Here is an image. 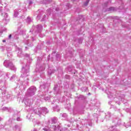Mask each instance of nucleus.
Returning <instances> with one entry per match:
<instances>
[{"mask_svg": "<svg viewBox=\"0 0 131 131\" xmlns=\"http://www.w3.org/2000/svg\"><path fill=\"white\" fill-rule=\"evenodd\" d=\"M110 11H114V7H111L110 8Z\"/></svg>", "mask_w": 131, "mask_h": 131, "instance_id": "1", "label": "nucleus"}, {"mask_svg": "<svg viewBox=\"0 0 131 131\" xmlns=\"http://www.w3.org/2000/svg\"><path fill=\"white\" fill-rule=\"evenodd\" d=\"M3 42H6V40H3Z\"/></svg>", "mask_w": 131, "mask_h": 131, "instance_id": "4", "label": "nucleus"}, {"mask_svg": "<svg viewBox=\"0 0 131 131\" xmlns=\"http://www.w3.org/2000/svg\"><path fill=\"white\" fill-rule=\"evenodd\" d=\"M88 4H89V1H86V2L85 3V6H88Z\"/></svg>", "mask_w": 131, "mask_h": 131, "instance_id": "2", "label": "nucleus"}, {"mask_svg": "<svg viewBox=\"0 0 131 131\" xmlns=\"http://www.w3.org/2000/svg\"><path fill=\"white\" fill-rule=\"evenodd\" d=\"M73 1V2H74V0H72Z\"/></svg>", "mask_w": 131, "mask_h": 131, "instance_id": "5", "label": "nucleus"}, {"mask_svg": "<svg viewBox=\"0 0 131 131\" xmlns=\"http://www.w3.org/2000/svg\"><path fill=\"white\" fill-rule=\"evenodd\" d=\"M11 37H12V35L10 34V35H9V38H11Z\"/></svg>", "mask_w": 131, "mask_h": 131, "instance_id": "3", "label": "nucleus"}]
</instances>
